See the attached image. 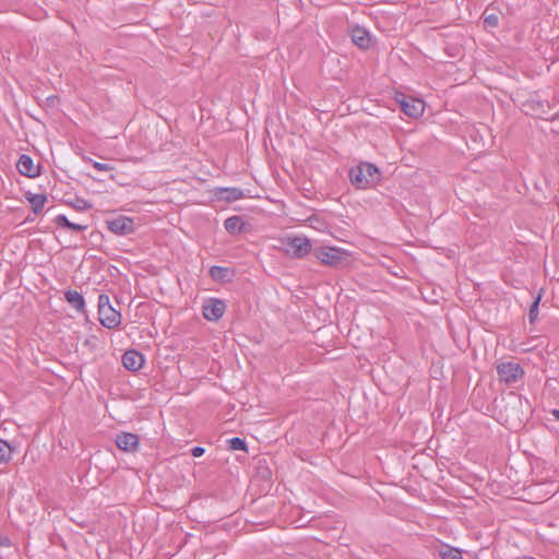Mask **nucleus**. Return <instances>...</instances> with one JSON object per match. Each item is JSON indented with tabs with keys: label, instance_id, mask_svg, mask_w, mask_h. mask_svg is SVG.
Segmentation results:
<instances>
[{
	"label": "nucleus",
	"instance_id": "obj_5",
	"mask_svg": "<svg viewBox=\"0 0 559 559\" xmlns=\"http://www.w3.org/2000/svg\"><path fill=\"white\" fill-rule=\"evenodd\" d=\"M497 372L499 376V380L507 384H512L516 382L524 374V371L520 364L514 361L500 362L497 366Z\"/></svg>",
	"mask_w": 559,
	"mask_h": 559
},
{
	"label": "nucleus",
	"instance_id": "obj_26",
	"mask_svg": "<svg viewBox=\"0 0 559 559\" xmlns=\"http://www.w3.org/2000/svg\"><path fill=\"white\" fill-rule=\"evenodd\" d=\"M74 207L78 210H88L92 205L85 200H76Z\"/></svg>",
	"mask_w": 559,
	"mask_h": 559
},
{
	"label": "nucleus",
	"instance_id": "obj_17",
	"mask_svg": "<svg viewBox=\"0 0 559 559\" xmlns=\"http://www.w3.org/2000/svg\"><path fill=\"white\" fill-rule=\"evenodd\" d=\"M223 197L226 201L233 202L242 199L243 192L238 188H225L222 190Z\"/></svg>",
	"mask_w": 559,
	"mask_h": 559
},
{
	"label": "nucleus",
	"instance_id": "obj_4",
	"mask_svg": "<svg viewBox=\"0 0 559 559\" xmlns=\"http://www.w3.org/2000/svg\"><path fill=\"white\" fill-rule=\"evenodd\" d=\"M283 243L285 252L292 258H304L312 250L311 241L304 236L287 238Z\"/></svg>",
	"mask_w": 559,
	"mask_h": 559
},
{
	"label": "nucleus",
	"instance_id": "obj_2",
	"mask_svg": "<svg viewBox=\"0 0 559 559\" xmlns=\"http://www.w3.org/2000/svg\"><path fill=\"white\" fill-rule=\"evenodd\" d=\"M98 317L100 323L107 329H115L121 322L120 312L111 307L109 297L104 294L98 297Z\"/></svg>",
	"mask_w": 559,
	"mask_h": 559
},
{
	"label": "nucleus",
	"instance_id": "obj_22",
	"mask_svg": "<svg viewBox=\"0 0 559 559\" xmlns=\"http://www.w3.org/2000/svg\"><path fill=\"white\" fill-rule=\"evenodd\" d=\"M227 272H228L227 269L221 267V266H212L210 269V275L214 280H221V278L225 277Z\"/></svg>",
	"mask_w": 559,
	"mask_h": 559
},
{
	"label": "nucleus",
	"instance_id": "obj_13",
	"mask_svg": "<svg viewBox=\"0 0 559 559\" xmlns=\"http://www.w3.org/2000/svg\"><path fill=\"white\" fill-rule=\"evenodd\" d=\"M225 229L230 235H238L246 230V223L240 216L228 217L224 223Z\"/></svg>",
	"mask_w": 559,
	"mask_h": 559
},
{
	"label": "nucleus",
	"instance_id": "obj_14",
	"mask_svg": "<svg viewBox=\"0 0 559 559\" xmlns=\"http://www.w3.org/2000/svg\"><path fill=\"white\" fill-rule=\"evenodd\" d=\"M25 198L31 203L32 210L35 214L40 213L47 202V197L45 194H34L27 192Z\"/></svg>",
	"mask_w": 559,
	"mask_h": 559
},
{
	"label": "nucleus",
	"instance_id": "obj_25",
	"mask_svg": "<svg viewBox=\"0 0 559 559\" xmlns=\"http://www.w3.org/2000/svg\"><path fill=\"white\" fill-rule=\"evenodd\" d=\"M87 227L88 226L86 224H78V223L70 222L68 229L74 230V231H83V230H86Z\"/></svg>",
	"mask_w": 559,
	"mask_h": 559
},
{
	"label": "nucleus",
	"instance_id": "obj_10",
	"mask_svg": "<svg viewBox=\"0 0 559 559\" xmlns=\"http://www.w3.org/2000/svg\"><path fill=\"white\" fill-rule=\"evenodd\" d=\"M116 445L122 451L132 452L139 445V438L131 432H121L116 436Z\"/></svg>",
	"mask_w": 559,
	"mask_h": 559
},
{
	"label": "nucleus",
	"instance_id": "obj_19",
	"mask_svg": "<svg viewBox=\"0 0 559 559\" xmlns=\"http://www.w3.org/2000/svg\"><path fill=\"white\" fill-rule=\"evenodd\" d=\"M540 299H542V295L538 294V296L535 298V300L533 301V304L530 308V312H528L530 323H534L537 319Z\"/></svg>",
	"mask_w": 559,
	"mask_h": 559
},
{
	"label": "nucleus",
	"instance_id": "obj_8",
	"mask_svg": "<svg viewBox=\"0 0 559 559\" xmlns=\"http://www.w3.org/2000/svg\"><path fill=\"white\" fill-rule=\"evenodd\" d=\"M226 310V306L223 300L216 298H210L202 307L203 316L209 321H218Z\"/></svg>",
	"mask_w": 559,
	"mask_h": 559
},
{
	"label": "nucleus",
	"instance_id": "obj_28",
	"mask_svg": "<svg viewBox=\"0 0 559 559\" xmlns=\"http://www.w3.org/2000/svg\"><path fill=\"white\" fill-rule=\"evenodd\" d=\"M0 546H11V540L8 537H0Z\"/></svg>",
	"mask_w": 559,
	"mask_h": 559
},
{
	"label": "nucleus",
	"instance_id": "obj_11",
	"mask_svg": "<svg viewBox=\"0 0 559 559\" xmlns=\"http://www.w3.org/2000/svg\"><path fill=\"white\" fill-rule=\"evenodd\" d=\"M144 364V357L136 350H127L122 355V365L131 371L139 370Z\"/></svg>",
	"mask_w": 559,
	"mask_h": 559
},
{
	"label": "nucleus",
	"instance_id": "obj_21",
	"mask_svg": "<svg viewBox=\"0 0 559 559\" xmlns=\"http://www.w3.org/2000/svg\"><path fill=\"white\" fill-rule=\"evenodd\" d=\"M229 448L234 451L247 450V444L241 438L235 437L228 440Z\"/></svg>",
	"mask_w": 559,
	"mask_h": 559
},
{
	"label": "nucleus",
	"instance_id": "obj_18",
	"mask_svg": "<svg viewBox=\"0 0 559 559\" xmlns=\"http://www.w3.org/2000/svg\"><path fill=\"white\" fill-rule=\"evenodd\" d=\"M499 24V16L496 13H484V25L488 28H495Z\"/></svg>",
	"mask_w": 559,
	"mask_h": 559
},
{
	"label": "nucleus",
	"instance_id": "obj_16",
	"mask_svg": "<svg viewBox=\"0 0 559 559\" xmlns=\"http://www.w3.org/2000/svg\"><path fill=\"white\" fill-rule=\"evenodd\" d=\"M439 556L441 559H463L461 551L450 546L441 547L439 550Z\"/></svg>",
	"mask_w": 559,
	"mask_h": 559
},
{
	"label": "nucleus",
	"instance_id": "obj_1",
	"mask_svg": "<svg viewBox=\"0 0 559 559\" xmlns=\"http://www.w3.org/2000/svg\"><path fill=\"white\" fill-rule=\"evenodd\" d=\"M379 169L370 163H361L349 171L350 182L359 189H366L378 182Z\"/></svg>",
	"mask_w": 559,
	"mask_h": 559
},
{
	"label": "nucleus",
	"instance_id": "obj_29",
	"mask_svg": "<svg viewBox=\"0 0 559 559\" xmlns=\"http://www.w3.org/2000/svg\"><path fill=\"white\" fill-rule=\"evenodd\" d=\"M551 413L557 419H559V409H554Z\"/></svg>",
	"mask_w": 559,
	"mask_h": 559
},
{
	"label": "nucleus",
	"instance_id": "obj_24",
	"mask_svg": "<svg viewBox=\"0 0 559 559\" xmlns=\"http://www.w3.org/2000/svg\"><path fill=\"white\" fill-rule=\"evenodd\" d=\"M93 167L99 171H108V170H112L114 167L108 165V164H103V163H99V162H94L93 163Z\"/></svg>",
	"mask_w": 559,
	"mask_h": 559
},
{
	"label": "nucleus",
	"instance_id": "obj_27",
	"mask_svg": "<svg viewBox=\"0 0 559 559\" xmlns=\"http://www.w3.org/2000/svg\"><path fill=\"white\" fill-rule=\"evenodd\" d=\"M191 452L193 456L199 457L203 455L204 449L202 447H194Z\"/></svg>",
	"mask_w": 559,
	"mask_h": 559
},
{
	"label": "nucleus",
	"instance_id": "obj_15",
	"mask_svg": "<svg viewBox=\"0 0 559 559\" xmlns=\"http://www.w3.org/2000/svg\"><path fill=\"white\" fill-rule=\"evenodd\" d=\"M66 300L78 311H83L85 301L83 296L76 290H68L64 293Z\"/></svg>",
	"mask_w": 559,
	"mask_h": 559
},
{
	"label": "nucleus",
	"instance_id": "obj_3",
	"mask_svg": "<svg viewBox=\"0 0 559 559\" xmlns=\"http://www.w3.org/2000/svg\"><path fill=\"white\" fill-rule=\"evenodd\" d=\"M313 255L323 264L338 266L347 260V252L336 247H320L313 250Z\"/></svg>",
	"mask_w": 559,
	"mask_h": 559
},
{
	"label": "nucleus",
	"instance_id": "obj_7",
	"mask_svg": "<svg viewBox=\"0 0 559 559\" xmlns=\"http://www.w3.org/2000/svg\"><path fill=\"white\" fill-rule=\"evenodd\" d=\"M107 228L116 235H128L133 233L134 223L133 219L123 215L106 219Z\"/></svg>",
	"mask_w": 559,
	"mask_h": 559
},
{
	"label": "nucleus",
	"instance_id": "obj_9",
	"mask_svg": "<svg viewBox=\"0 0 559 559\" xmlns=\"http://www.w3.org/2000/svg\"><path fill=\"white\" fill-rule=\"evenodd\" d=\"M16 167L21 175L28 178H35L39 175V166L35 165L32 157L28 155H21Z\"/></svg>",
	"mask_w": 559,
	"mask_h": 559
},
{
	"label": "nucleus",
	"instance_id": "obj_12",
	"mask_svg": "<svg viewBox=\"0 0 559 559\" xmlns=\"http://www.w3.org/2000/svg\"><path fill=\"white\" fill-rule=\"evenodd\" d=\"M352 40L358 47L366 49L370 44L369 33L359 26H355L352 28Z\"/></svg>",
	"mask_w": 559,
	"mask_h": 559
},
{
	"label": "nucleus",
	"instance_id": "obj_20",
	"mask_svg": "<svg viewBox=\"0 0 559 559\" xmlns=\"http://www.w3.org/2000/svg\"><path fill=\"white\" fill-rule=\"evenodd\" d=\"M10 453H11L10 445L5 441L0 440V463L9 461Z\"/></svg>",
	"mask_w": 559,
	"mask_h": 559
},
{
	"label": "nucleus",
	"instance_id": "obj_6",
	"mask_svg": "<svg viewBox=\"0 0 559 559\" xmlns=\"http://www.w3.org/2000/svg\"><path fill=\"white\" fill-rule=\"evenodd\" d=\"M402 111L412 118H418L425 110V103L421 99L411 96L400 95L396 97Z\"/></svg>",
	"mask_w": 559,
	"mask_h": 559
},
{
	"label": "nucleus",
	"instance_id": "obj_23",
	"mask_svg": "<svg viewBox=\"0 0 559 559\" xmlns=\"http://www.w3.org/2000/svg\"><path fill=\"white\" fill-rule=\"evenodd\" d=\"M55 223L59 226V227H64V228H68L69 227V224H70V221L68 219V217L66 215H58L56 218H55Z\"/></svg>",
	"mask_w": 559,
	"mask_h": 559
}]
</instances>
